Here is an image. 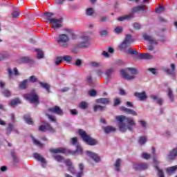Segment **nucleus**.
<instances>
[{"label":"nucleus","instance_id":"obj_2","mask_svg":"<svg viewBox=\"0 0 177 177\" xmlns=\"http://www.w3.org/2000/svg\"><path fill=\"white\" fill-rule=\"evenodd\" d=\"M50 152L53 153V154H72L74 155L75 153L77 154H82V148L80 145H77L76 151H72L67 148L64 147H59L56 149H50Z\"/></svg>","mask_w":177,"mask_h":177},{"label":"nucleus","instance_id":"obj_1","mask_svg":"<svg viewBox=\"0 0 177 177\" xmlns=\"http://www.w3.org/2000/svg\"><path fill=\"white\" fill-rule=\"evenodd\" d=\"M115 120L118 122L119 130L120 132H127L132 131L133 127L136 125L135 120L131 117H127L124 115L115 116Z\"/></svg>","mask_w":177,"mask_h":177},{"label":"nucleus","instance_id":"obj_31","mask_svg":"<svg viewBox=\"0 0 177 177\" xmlns=\"http://www.w3.org/2000/svg\"><path fill=\"white\" fill-rule=\"evenodd\" d=\"M151 97L153 100H156V103H158V104L162 106V103L164 102V100H162V98H158L156 95H151Z\"/></svg>","mask_w":177,"mask_h":177},{"label":"nucleus","instance_id":"obj_48","mask_svg":"<svg viewBox=\"0 0 177 177\" xmlns=\"http://www.w3.org/2000/svg\"><path fill=\"white\" fill-rule=\"evenodd\" d=\"M176 169H177V166L170 167L167 168V172L168 174H172V172H175V171H176Z\"/></svg>","mask_w":177,"mask_h":177},{"label":"nucleus","instance_id":"obj_27","mask_svg":"<svg viewBox=\"0 0 177 177\" xmlns=\"http://www.w3.org/2000/svg\"><path fill=\"white\" fill-rule=\"evenodd\" d=\"M116 129L112 126H106L104 127V132L105 133H111V132H115Z\"/></svg>","mask_w":177,"mask_h":177},{"label":"nucleus","instance_id":"obj_25","mask_svg":"<svg viewBox=\"0 0 177 177\" xmlns=\"http://www.w3.org/2000/svg\"><path fill=\"white\" fill-rule=\"evenodd\" d=\"M153 162L155 164V168H156V171H158V176L159 177H165L164 171H162V170L160 169L158 166H157V164H158V162H157V160L156 159L153 160Z\"/></svg>","mask_w":177,"mask_h":177},{"label":"nucleus","instance_id":"obj_40","mask_svg":"<svg viewBox=\"0 0 177 177\" xmlns=\"http://www.w3.org/2000/svg\"><path fill=\"white\" fill-rule=\"evenodd\" d=\"M86 82L88 85H90V86H92V85H93V80L92 79V76H87Z\"/></svg>","mask_w":177,"mask_h":177},{"label":"nucleus","instance_id":"obj_62","mask_svg":"<svg viewBox=\"0 0 177 177\" xmlns=\"http://www.w3.org/2000/svg\"><path fill=\"white\" fill-rule=\"evenodd\" d=\"M77 142H78V138H77V137H74L71 139V144L72 145H77Z\"/></svg>","mask_w":177,"mask_h":177},{"label":"nucleus","instance_id":"obj_5","mask_svg":"<svg viewBox=\"0 0 177 177\" xmlns=\"http://www.w3.org/2000/svg\"><path fill=\"white\" fill-rule=\"evenodd\" d=\"M127 70L128 71H130V73L131 74H133L134 75H136L139 73V72L138 71V69L135 68H126V70L122 69L120 71V75H122V77L124 78V80H128L129 81H131V80H135L136 77H135L134 75H129L127 73Z\"/></svg>","mask_w":177,"mask_h":177},{"label":"nucleus","instance_id":"obj_26","mask_svg":"<svg viewBox=\"0 0 177 177\" xmlns=\"http://www.w3.org/2000/svg\"><path fill=\"white\" fill-rule=\"evenodd\" d=\"M139 59H153V55L149 53H141L138 55Z\"/></svg>","mask_w":177,"mask_h":177},{"label":"nucleus","instance_id":"obj_28","mask_svg":"<svg viewBox=\"0 0 177 177\" xmlns=\"http://www.w3.org/2000/svg\"><path fill=\"white\" fill-rule=\"evenodd\" d=\"M106 110V106L102 105H95L93 106V111L96 113L97 111H104Z\"/></svg>","mask_w":177,"mask_h":177},{"label":"nucleus","instance_id":"obj_14","mask_svg":"<svg viewBox=\"0 0 177 177\" xmlns=\"http://www.w3.org/2000/svg\"><path fill=\"white\" fill-rule=\"evenodd\" d=\"M86 155L90 157V158H92V160H93V161H95V162H100V157H99V156H97V154H96L95 153L91 151H86Z\"/></svg>","mask_w":177,"mask_h":177},{"label":"nucleus","instance_id":"obj_34","mask_svg":"<svg viewBox=\"0 0 177 177\" xmlns=\"http://www.w3.org/2000/svg\"><path fill=\"white\" fill-rule=\"evenodd\" d=\"M19 103H20V100H19L18 98H15L11 100L10 103V106H11V107H15V106H17Z\"/></svg>","mask_w":177,"mask_h":177},{"label":"nucleus","instance_id":"obj_63","mask_svg":"<svg viewBox=\"0 0 177 177\" xmlns=\"http://www.w3.org/2000/svg\"><path fill=\"white\" fill-rule=\"evenodd\" d=\"M133 28L136 29V30H140L141 28V26H140V24H138V23H135L133 24Z\"/></svg>","mask_w":177,"mask_h":177},{"label":"nucleus","instance_id":"obj_23","mask_svg":"<svg viewBox=\"0 0 177 177\" xmlns=\"http://www.w3.org/2000/svg\"><path fill=\"white\" fill-rule=\"evenodd\" d=\"M39 84L43 89H46L48 93H50V85L48 83L39 82Z\"/></svg>","mask_w":177,"mask_h":177},{"label":"nucleus","instance_id":"obj_4","mask_svg":"<svg viewBox=\"0 0 177 177\" xmlns=\"http://www.w3.org/2000/svg\"><path fill=\"white\" fill-rule=\"evenodd\" d=\"M135 41V39L132 37V35L127 34L124 38V40L121 43L120 45L118 46L119 49L120 50H123V52H128V50L131 48V44Z\"/></svg>","mask_w":177,"mask_h":177},{"label":"nucleus","instance_id":"obj_56","mask_svg":"<svg viewBox=\"0 0 177 177\" xmlns=\"http://www.w3.org/2000/svg\"><path fill=\"white\" fill-rule=\"evenodd\" d=\"M46 115L49 118L50 121H52L53 122H56V118L52 115L46 113Z\"/></svg>","mask_w":177,"mask_h":177},{"label":"nucleus","instance_id":"obj_24","mask_svg":"<svg viewBox=\"0 0 177 177\" xmlns=\"http://www.w3.org/2000/svg\"><path fill=\"white\" fill-rule=\"evenodd\" d=\"M134 16L133 14H129L128 15H125L123 17H119L118 18V21H124V20H131V19H133Z\"/></svg>","mask_w":177,"mask_h":177},{"label":"nucleus","instance_id":"obj_41","mask_svg":"<svg viewBox=\"0 0 177 177\" xmlns=\"http://www.w3.org/2000/svg\"><path fill=\"white\" fill-rule=\"evenodd\" d=\"M53 158L58 162H62L64 160V158L60 155H55L53 156Z\"/></svg>","mask_w":177,"mask_h":177},{"label":"nucleus","instance_id":"obj_43","mask_svg":"<svg viewBox=\"0 0 177 177\" xmlns=\"http://www.w3.org/2000/svg\"><path fill=\"white\" fill-rule=\"evenodd\" d=\"M79 107L80 109H82V110H86V109H88V103H86V102H82L79 104Z\"/></svg>","mask_w":177,"mask_h":177},{"label":"nucleus","instance_id":"obj_30","mask_svg":"<svg viewBox=\"0 0 177 177\" xmlns=\"http://www.w3.org/2000/svg\"><path fill=\"white\" fill-rule=\"evenodd\" d=\"M24 119L26 122L28 124V125H32V124H34V121H32V119L31 118V117H30L29 115H25L24 116Z\"/></svg>","mask_w":177,"mask_h":177},{"label":"nucleus","instance_id":"obj_33","mask_svg":"<svg viewBox=\"0 0 177 177\" xmlns=\"http://www.w3.org/2000/svg\"><path fill=\"white\" fill-rule=\"evenodd\" d=\"M126 53H129V55H135V56H138V55H139V52L136 51V50L133 49L131 47L127 50Z\"/></svg>","mask_w":177,"mask_h":177},{"label":"nucleus","instance_id":"obj_51","mask_svg":"<svg viewBox=\"0 0 177 177\" xmlns=\"http://www.w3.org/2000/svg\"><path fill=\"white\" fill-rule=\"evenodd\" d=\"M29 81L30 82H32V83L41 82L39 80H37V77L34 75L30 77Z\"/></svg>","mask_w":177,"mask_h":177},{"label":"nucleus","instance_id":"obj_3","mask_svg":"<svg viewBox=\"0 0 177 177\" xmlns=\"http://www.w3.org/2000/svg\"><path fill=\"white\" fill-rule=\"evenodd\" d=\"M78 133L80 136H81L82 140L84 141L85 143L88 145V146H95V145H97V140L91 137V136L88 135V133H86V131H84L83 129H79Z\"/></svg>","mask_w":177,"mask_h":177},{"label":"nucleus","instance_id":"obj_10","mask_svg":"<svg viewBox=\"0 0 177 177\" xmlns=\"http://www.w3.org/2000/svg\"><path fill=\"white\" fill-rule=\"evenodd\" d=\"M39 131L41 132H46V131H49V132H55V129L50 126V124L49 123H45L44 124H42L39 127Z\"/></svg>","mask_w":177,"mask_h":177},{"label":"nucleus","instance_id":"obj_39","mask_svg":"<svg viewBox=\"0 0 177 177\" xmlns=\"http://www.w3.org/2000/svg\"><path fill=\"white\" fill-rule=\"evenodd\" d=\"M36 52H37V59H44V51L41 49H36Z\"/></svg>","mask_w":177,"mask_h":177},{"label":"nucleus","instance_id":"obj_52","mask_svg":"<svg viewBox=\"0 0 177 177\" xmlns=\"http://www.w3.org/2000/svg\"><path fill=\"white\" fill-rule=\"evenodd\" d=\"M64 31H66V32H69L72 35V39H77V35L73 34V30L65 28Z\"/></svg>","mask_w":177,"mask_h":177},{"label":"nucleus","instance_id":"obj_49","mask_svg":"<svg viewBox=\"0 0 177 177\" xmlns=\"http://www.w3.org/2000/svg\"><path fill=\"white\" fill-rule=\"evenodd\" d=\"M2 93L6 97H9L12 95V93H10V91L9 90H8V89H3Z\"/></svg>","mask_w":177,"mask_h":177},{"label":"nucleus","instance_id":"obj_19","mask_svg":"<svg viewBox=\"0 0 177 177\" xmlns=\"http://www.w3.org/2000/svg\"><path fill=\"white\" fill-rule=\"evenodd\" d=\"M145 41H149V44H153V45H158V43L157 41H156L154 40V38H153L151 36L145 33L143 35H142Z\"/></svg>","mask_w":177,"mask_h":177},{"label":"nucleus","instance_id":"obj_21","mask_svg":"<svg viewBox=\"0 0 177 177\" xmlns=\"http://www.w3.org/2000/svg\"><path fill=\"white\" fill-rule=\"evenodd\" d=\"M33 157L37 160V161H40L41 164H46V160H45V158L42 157L41 154L38 153H35L33 154Z\"/></svg>","mask_w":177,"mask_h":177},{"label":"nucleus","instance_id":"obj_37","mask_svg":"<svg viewBox=\"0 0 177 177\" xmlns=\"http://www.w3.org/2000/svg\"><path fill=\"white\" fill-rule=\"evenodd\" d=\"M9 57V54L6 52H3L0 53V62L2 60H5V59H8Z\"/></svg>","mask_w":177,"mask_h":177},{"label":"nucleus","instance_id":"obj_42","mask_svg":"<svg viewBox=\"0 0 177 177\" xmlns=\"http://www.w3.org/2000/svg\"><path fill=\"white\" fill-rule=\"evenodd\" d=\"M12 131H13V124H12L11 123H9L6 129V134L10 135V133L12 132Z\"/></svg>","mask_w":177,"mask_h":177},{"label":"nucleus","instance_id":"obj_59","mask_svg":"<svg viewBox=\"0 0 177 177\" xmlns=\"http://www.w3.org/2000/svg\"><path fill=\"white\" fill-rule=\"evenodd\" d=\"M120 104H121V100H120V98H116L114 101L113 106H120Z\"/></svg>","mask_w":177,"mask_h":177},{"label":"nucleus","instance_id":"obj_55","mask_svg":"<svg viewBox=\"0 0 177 177\" xmlns=\"http://www.w3.org/2000/svg\"><path fill=\"white\" fill-rule=\"evenodd\" d=\"M147 142V138L145 136L140 137L139 140V143L141 145H145V143Z\"/></svg>","mask_w":177,"mask_h":177},{"label":"nucleus","instance_id":"obj_11","mask_svg":"<svg viewBox=\"0 0 177 177\" xmlns=\"http://www.w3.org/2000/svg\"><path fill=\"white\" fill-rule=\"evenodd\" d=\"M48 111H50V113H54V114H57V115H63L64 114L63 110L60 108V106H58L49 108Z\"/></svg>","mask_w":177,"mask_h":177},{"label":"nucleus","instance_id":"obj_12","mask_svg":"<svg viewBox=\"0 0 177 177\" xmlns=\"http://www.w3.org/2000/svg\"><path fill=\"white\" fill-rule=\"evenodd\" d=\"M17 63L19 64H21V63L32 64L34 63V59L30 58L29 57H21L17 60Z\"/></svg>","mask_w":177,"mask_h":177},{"label":"nucleus","instance_id":"obj_60","mask_svg":"<svg viewBox=\"0 0 177 177\" xmlns=\"http://www.w3.org/2000/svg\"><path fill=\"white\" fill-rule=\"evenodd\" d=\"M142 156L145 160H149V158H150V154L147 153H142Z\"/></svg>","mask_w":177,"mask_h":177},{"label":"nucleus","instance_id":"obj_57","mask_svg":"<svg viewBox=\"0 0 177 177\" xmlns=\"http://www.w3.org/2000/svg\"><path fill=\"white\" fill-rule=\"evenodd\" d=\"M114 31L116 34H121L122 32V27L118 26L115 28Z\"/></svg>","mask_w":177,"mask_h":177},{"label":"nucleus","instance_id":"obj_47","mask_svg":"<svg viewBox=\"0 0 177 177\" xmlns=\"http://www.w3.org/2000/svg\"><path fill=\"white\" fill-rule=\"evenodd\" d=\"M27 82L28 80H24L20 84H19V88H21V89H26L27 88Z\"/></svg>","mask_w":177,"mask_h":177},{"label":"nucleus","instance_id":"obj_17","mask_svg":"<svg viewBox=\"0 0 177 177\" xmlns=\"http://www.w3.org/2000/svg\"><path fill=\"white\" fill-rule=\"evenodd\" d=\"M171 69H169L168 68H162V70L168 74V75H175V64H171Z\"/></svg>","mask_w":177,"mask_h":177},{"label":"nucleus","instance_id":"obj_36","mask_svg":"<svg viewBox=\"0 0 177 177\" xmlns=\"http://www.w3.org/2000/svg\"><path fill=\"white\" fill-rule=\"evenodd\" d=\"M9 57V54L6 52H3L0 53V62L2 60H5V59H8Z\"/></svg>","mask_w":177,"mask_h":177},{"label":"nucleus","instance_id":"obj_38","mask_svg":"<svg viewBox=\"0 0 177 177\" xmlns=\"http://www.w3.org/2000/svg\"><path fill=\"white\" fill-rule=\"evenodd\" d=\"M11 156L13 158V161L14 162H19V158H17V155L16 154V152H15V151L12 150L11 151Z\"/></svg>","mask_w":177,"mask_h":177},{"label":"nucleus","instance_id":"obj_58","mask_svg":"<svg viewBox=\"0 0 177 177\" xmlns=\"http://www.w3.org/2000/svg\"><path fill=\"white\" fill-rule=\"evenodd\" d=\"M86 15H88V16H92V15H93V8H88L86 10Z\"/></svg>","mask_w":177,"mask_h":177},{"label":"nucleus","instance_id":"obj_29","mask_svg":"<svg viewBox=\"0 0 177 177\" xmlns=\"http://www.w3.org/2000/svg\"><path fill=\"white\" fill-rule=\"evenodd\" d=\"M177 156V147L174 149L169 155V160H174Z\"/></svg>","mask_w":177,"mask_h":177},{"label":"nucleus","instance_id":"obj_15","mask_svg":"<svg viewBox=\"0 0 177 177\" xmlns=\"http://www.w3.org/2000/svg\"><path fill=\"white\" fill-rule=\"evenodd\" d=\"M64 163L66 164V167H68V171L71 174H75V169L73 165V162L70 159H66L64 160Z\"/></svg>","mask_w":177,"mask_h":177},{"label":"nucleus","instance_id":"obj_35","mask_svg":"<svg viewBox=\"0 0 177 177\" xmlns=\"http://www.w3.org/2000/svg\"><path fill=\"white\" fill-rule=\"evenodd\" d=\"M167 92V96L169 98L170 101L174 102V93H172V89L169 88Z\"/></svg>","mask_w":177,"mask_h":177},{"label":"nucleus","instance_id":"obj_54","mask_svg":"<svg viewBox=\"0 0 177 177\" xmlns=\"http://www.w3.org/2000/svg\"><path fill=\"white\" fill-rule=\"evenodd\" d=\"M88 95H90L92 97H95L97 95V91L95 89H91L88 91Z\"/></svg>","mask_w":177,"mask_h":177},{"label":"nucleus","instance_id":"obj_45","mask_svg":"<svg viewBox=\"0 0 177 177\" xmlns=\"http://www.w3.org/2000/svg\"><path fill=\"white\" fill-rule=\"evenodd\" d=\"M32 139L34 145H35L36 146H38V147H42L43 145H42V143H41V142L35 139V138L34 137H32Z\"/></svg>","mask_w":177,"mask_h":177},{"label":"nucleus","instance_id":"obj_32","mask_svg":"<svg viewBox=\"0 0 177 177\" xmlns=\"http://www.w3.org/2000/svg\"><path fill=\"white\" fill-rule=\"evenodd\" d=\"M115 171L117 172H120V168L121 167V159H117L115 163Z\"/></svg>","mask_w":177,"mask_h":177},{"label":"nucleus","instance_id":"obj_20","mask_svg":"<svg viewBox=\"0 0 177 177\" xmlns=\"http://www.w3.org/2000/svg\"><path fill=\"white\" fill-rule=\"evenodd\" d=\"M146 9L147 7L146 6H137L133 8V12H142V13H146Z\"/></svg>","mask_w":177,"mask_h":177},{"label":"nucleus","instance_id":"obj_50","mask_svg":"<svg viewBox=\"0 0 177 177\" xmlns=\"http://www.w3.org/2000/svg\"><path fill=\"white\" fill-rule=\"evenodd\" d=\"M164 10H165V8L162 6H160L158 8H157L156 9H155V13H162V12H164Z\"/></svg>","mask_w":177,"mask_h":177},{"label":"nucleus","instance_id":"obj_13","mask_svg":"<svg viewBox=\"0 0 177 177\" xmlns=\"http://www.w3.org/2000/svg\"><path fill=\"white\" fill-rule=\"evenodd\" d=\"M134 96L137 97L140 102H144L147 99V95L146 94V91H142V93L136 92L134 93Z\"/></svg>","mask_w":177,"mask_h":177},{"label":"nucleus","instance_id":"obj_53","mask_svg":"<svg viewBox=\"0 0 177 177\" xmlns=\"http://www.w3.org/2000/svg\"><path fill=\"white\" fill-rule=\"evenodd\" d=\"M63 62V57H57L55 59L56 66H59Z\"/></svg>","mask_w":177,"mask_h":177},{"label":"nucleus","instance_id":"obj_6","mask_svg":"<svg viewBox=\"0 0 177 177\" xmlns=\"http://www.w3.org/2000/svg\"><path fill=\"white\" fill-rule=\"evenodd\" d=\"M24 97L26 100H28L29 102L36 104V106L39 104V96L35 92L24 94Z\"/></svg>","mask_w":177,"mask_h":177},{"label":"nucleus","instance_id":"obj_22","mask_svg":"<svg viewBox=\"0 0 177 177\" xmlns=\"http://www.w3.org/2000/svg\"><path fill=\"white\" fill-rule=\"evenodd\" d=\"M96 103H100L101 104H110V99L109 98H98L95 100Z\"/></svg>","mask_w":177,"mask_h":177},{"label":"nucleus","instance_id":"obj_64","mask_svg":"<svg viewBox=\"0 0 177 177\" xmlns=\"http://www.w3.org/2000/svg\"><path fill=\"white\" fill-rule=\"evenodd\" d=\"M75 64L77 67H81L82 66V61L81 59H77Z\"/></svg>","mask_w":177,"mask_h":177},{"label":"nucleus","instance_id":"obj_8","mask_svg":"<svg viewBox=\"0 0 177 177\" xmlns=\"http://www.w3.org/2000/svg\"><path fill=\"white\" fill-rule=\"evenodd\" d=\"M68 41V36H67L66 34L59 35V37L57 39L59 46H62L63 48H67L68 46V44H67Z\"/></svg>","mask_w":177,"mask_h":177},{"label":"nucleus","instance_id":"obj_7","mask_svg":"<svg viewBox=\"0 0 177 177\" xmlns=\"http://www.w3.org/2000/svg\"><path fill=\"white\" fill-rule=\"evenodd\" d=\"M48 21L50 24H52V27L53 30H57L58 28H62L63 26H62V23H63V18L60 19H48Z\"/></svg>","mask_w":177,"mask_h":177},{"label":"nucleus","instance_id":"obj_9","mask_svg":"<svg viewBox=\"0 0 177 177\" xmlns=\"http://www.w3.org/2000/svg\"><path fill=\"white\" fill-rule=\"evenodd\" d=\"M133 169L135 171H145L149 168V164L147 163H134L133 165Z\"/></svg>","mask_w":177,"mask_h":177},{"label":"nucleus","instance_id":"obj_61","mask_svg":"<svg viewBox=\"0 0 177 177\" xmlns=\"http://www.w3.org/2000/svg\"><path fill=\"white\" fill-rule=\"evenodd\" d=\"M19 15H20V12L19 11H14L12 14V17L15 19L19 17Z\"/></svg>","mask_w":177,"mask_h":177},{"label":"nucleus","instance_id":"obj_46","mask_svg":"<svg viewBox=\"0 0 177 177\" xmlns=\"http://www.w3.org/2000/svg\"><path fill=\"white\" fill-rule=\"evenodd\" d=\"M114 71V68H111L108 70H106V75L108 78H111V74H113V72Z\"/></svg>","mask_w":177,"mask_h":177},{"label":"nucleus","instance_id":"obj_44","mask_svg":"<svg viewBox=\"0 0 177 177\" xmlns=\"http://www.w3.org/2000/svg\"><path fill=\"white\" fill-rule=\"evenodd\" d=\"M63 62H66L67 63H70L71 60H73V58L70 55H65L62 57Z\"/></svg>","mask_w":177,"mask_h":177},{"label":"nucleus","instance_id":"obj_16","mask_svg":"<svg viewBox=\"0 0 177 177\" xmlns=\"http://www.w3.org/2000/svg\"><path fill=\"white\" fill-rule=\"evenodd\" d=\"M88 36L82 37V41L77 44L78 48H87L89 45Z\"/></svg>","mask_w":177,"mask_h":177},{"label":"nucleus","instance_id":"obj_18","mask_svg":"<svg viewBox=\"0 0 177 177\" xmlns=\"http://www.w3.org/2000/svg\"><path fill=\"white\" fill-rule=\"evenodd\" d=\"M120 110H122V111H124L127 114H131V115L135 116L138 115V113L135 111L133 109H128L125 106H120Z\"/></svg>","mask_w":177,"mask_h":177}]
</instances>
